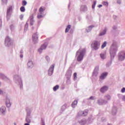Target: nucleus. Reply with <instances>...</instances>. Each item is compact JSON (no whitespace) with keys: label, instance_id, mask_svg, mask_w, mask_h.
I'll use <instances>...</instances> for the list:
<instances>
[{"label":"nucleus","instance_id":"obj_16","mask_svg":"<svg viewBox=\"0 0 125 125\" xmlns=\"http://www.w3.org/2000/svg\"><path fill=\"white\" fill-rule=\"evenodd\" d=\"M45 10V7H41L39 9V12H43Z\"/></svg>","mask_w":125,"mask_h":125},{"label":"nucleus","instance_id":"obj_25","mask_svg":"<svg viewBox=\"0 0 125 125\" xmlns=\"http://www.w3.org/2000/svg\"><path fill=\"white\" fill-rule=\"evenodd\" d=\"M103 4L104 5H105V6H108L109 3L107 2L106 1H103Z\"/></svg>","mask_w":125,"mask_h":125},{"label":"nucleus","instance_id":"obj_3","mask_svg":"<svg viewBox=\"0 0 125 125\" xmlns=\"http://www.w3.org/2000/svg\"><path fill=\"white\" fill-rule=\"evenodd\" d=\"M12 11V6H10L7 11V18L10 17L11 15V12Z\"/></svg>","mask_w":125,"mask_h":125},{"label":"nucleus","instance_id":"obj_18","mask_svg":"<svg viewBox=\"0 0 125 125\" xmlns=\"http://www.w3.org/2000/svg\"><path fill=\"white\" fill-rule=\"evenodd\" d=\"M59 89V85H57L53 87L54 91H56V90H57V89Z\"/></svg>","mask_w":125,"mask_h":125},{"label":"nucleus","instance_id":"obj_44","mask_svg":"<svg viewBox=\"0 0 125 125\" xmlns=\"http://www.w3.org/2000/svg\"><path fill=\"white\" fill-rule=\"evenodd\" d=\"M20 57H21V58H23V55H20Z\"/></svg>","mask_w":125,"mask_h":125},{"label":"nucleus","instance_id":"obj_38","mask_svg":"<svg viewBox=\"0 0 125 125\" xmlns=\"http://www.w3.org/2000/svg\"><path fill=\"white\" fill-rule=\"evenodd\" d=\"M3 92L1 90H0V94H2Z\"/></svg>","mask_w":125,"mask_h":125},{"label":"nucleus","instance_id":"obj_29","mask_svg":"<svg viewBox=\"0 0 125 125\" xmlns=\"http://www.w3.org/2000/svg\"><path fill=\"white\" fill-rule=\"evenodd\" d=\"M105 34H106V31H104L103 33H101L100 34V36H104V35H105Z\"/></svg>","mask_w":125,"mask_h":125},{"label":"nucleus","instance_id":"obj_37","mask_svg":"<svg viewBox=\"0 0 125 125\" xmlns=\"http://www.w3.org/2000/svg\"><path fill=\"white\" fill-rule=\"evenodd\" d=\"M46 59L47 60H48V59H49V57H48V56H46Z\"/></svg>","mask_w":125,"mask_h":125},{"label":"nucleus","instance_id":"obj_22","mask_svg":"<svg viewBox=\"0 0 125 125\" xmlns=\"http://www.w3.org/2000/svg\"><path fill=\"white\" fill-rule=\"evenodd\" d=\"M20 10L21 12H25V7L24 6H21L20 8Z\"/></svg>","mask_w":125,"mask_h":125},{"label":"nucleus","instance_id":"obj_20","mask_svg":"<svg viewBox=\"0 0 125 125\" xmlns=\"http://www.w3.org/2000/svg\"><path fill=\"white\" fill-rule=\"evenodd\" d=\"M100 56L102 59H105L106 58V55L105 54H101Z\"/></svg>","mask_w":125,"mask_h":125},{"label":"nucleus","instance_id":"obj_34","mask_svg":"<svg viewBox=\"0 0 125 125\" xmlns=\"http://www.w3.org/2000/svg\"><path fill=\"white\" fill-rule=\"evenodd\" d=\"M89 99H91V100H93V99H94V97H90Z\"/></svg>","mask_w":125,"mask_h":125},{"label":"nucleus","instance_id":"obj_11","mask_svg":"<svg viewBox=\"0 0 125 125\" xmlns=\"http://www.w3.org/2000/svg\"><path fill=\"white\" fill-rule=\"evenodd\" d=\"M27 66L28 68H32V67H34L33 62H32V61H29L27 63Z\"/></svg>","mask_w":125,"mask_h":125},{"label":"nucleus","instance_id":"obj_28","mask_svg":"<svg viewBox=\"0 0 125 125\" xmlns=\"http://www.w3.org/2000/svg\"><path fill=\"white\" fill-rule=\"evenodd\" d=\"M94 26L93 25H91L87 27L88 30H89V31H90V30H91V29H92Z\"/></svg>","mask_w":125,"mask_h":125},{"label":"nucleus","instance_id":"obj_24","mask_svg":"<svg viewBox=\"0 0 125 125\" xmlns=\"http://www.w3.org/2000/svg\"><path fill=\"white\" fill-rule=\"evenodd\" d=\"M86 122L85 121H81L80 122V125H85V124H86Z\"/></svg>","mask_w":125,"mask_h":125},{"label":"nucleus","instance_id":"obj_10","mask_svg":"<svg viewBox=\"0 0 125 125\" xmlns=\"http://www.w3.org/2000/svg\"><path fill=\"white\" fill-rule=\"evenodd\" d=\"M125 53L123 55V53H121V55L119 56V59L121 61H123V60H125Z\"/></svg>","mask_w":125,"mask_h":125},{"label":"nucleus","instance_id":"obj_42","mask_svg":"<svg viewBox=\"0 0 125 125\" xmlns=\"http://www.w3.org/2000/svg\"><path fill=\"white\" fill-rule=\"evenodd\" d=\"M100 101H98V104H99L100 105H101V104H100Z\"/></svg>","mask_w":125,"mask_h":125},{"label":"nucleus","instance_id":"obj_30","mask_svg":"<svg viewBox=\"0 0 125 125\" xmlns=\"http://www.w3.org/2000/svg\"><path fill=\"white\" fill-rule=\"evenodd\" d=\"M74 79H77V73H74L73 74Z\"/></svg>","mask_w":125,"mask_h":125},{"label":"nucleus","instance_id":"obj_19","mask_svg":"<svg viewBox=\"0 0 125 125\" xmlns=\"http://www.w3.org/2000/svg\"><path fill=\"white\" fill-rule=\"evenodd\" d=\"M22 5L23 6H25L27 5V1H26L25 0H23L22 2Z\"/></svg>","mask_w":125,"mask_h":125},{"label":"nucleus","instance_id":"obj_23","mask_svg":"<svg viewBox=\"0 0 125 125\" xmlns=\"http://www.w3.org/2000/svg\"><path fill=\"white\" fill-rule=\"evenodd\" d=\"M43 17V16L42 14H38L37 16V18L38 19H41V18H42Z\"/></svg>","mask_w":125,"mask_h":125},{"label":"nucleus","instance_id":"obj_27","mask_svg":"<svg viewBox=\"0 0 125 125\" xmlns=\"http://www.w3.org/2000/svg\"><path fill=\"white\" fill-rule=\"evenodd\" d=\"M26 122H27V124H30L31 123V120H30V119L27 118L26 119Z\"/></svg>","mask_w":125,"mask_h":125},{"label":"nucleus","instance_id":"obj_5","mask_svg":"<svg viewBox=\"0 0 125 125\" xmlns=\"http://www.w3.org/2000/svg\"><path fill=\"white\" fill-rule=\"evenodd\" d=\"M84 117V116H87V111H80L78 113V117Z\"/></svg>","mask_w":125,"mask_h":125},{"label":"nucleus","instance_id":"obj_12","mask_svg":"<svg viewBox=\"0 0 125 125\" xmlns=\"http://www.w3.org/2000/svg\"><path fill=\"white\" fill-rule=\"evenodd\" d=\"M81 9L82 11H85V10H87V8H86V6L83 5L81 6Z\"/></svg>","mask_w":125,"mask_h":125},{"label":"nucleus","instance_id":"obj_26","mask_svg":"<svg viewBox=\"0 0 125 125\" xmlns=\"http://www.w3.org/2000/svg\"><path fill=\"white\" fill-rule=\"evenodd\" d=\"M11 40L10 38H9L8 37H7L5 39V42H10Z\"/></svg>","mask_w":125,"mask_h":125},{"label":"nucleus","instance_id":"obj_40","mask_svg":"<svg viewBox=\"0 0 125 125\" xmlns=\"http://www.w3.org/2000/svg\"><path fill=\"white\" fill-rule=\"evenodd\" d=\"M123 100H124V101H125V96L123 97Z\"/></svg>","mask_w":125,"mask_h":125},{"label":"nucleus","instance_id":"obj_41","mask_svg":"<svg viewBox=\"0 0 125 125\" xmlns=\"http://www.w3.org/2000/svg\"><path fill=\"white\" fill-rule=\"evenodd\" d=\"M24 125H30V123H25Z\"/></svg>","mask_w":125,"mask_h":125},{"label":"nucleus","instance_id":"obj_17","mask_svg":"<svg viewBox=\"0 0 125 125\" xmlns=\"http://www.w3.org/2000/svg\"><path fill=\"white\" fill-rule=\"evenodd\" d=\"M30 25H34V17L32 16L30 19Z\"/></svg>","mask_w":125,"mask_h":125},{"label":"nucleus","instance_id":"obj_43","mask_svg":"<svg viewBox=\"0 0 125 125\" xmlns=\"http://www.w3.org/2000/svg\"><path fill=\"white\" fill-rule=\"evenodd\" d=\"M98 7L100 8V7H102V5H99L98 6Z\"/></svg>","mask_w":125,"mask_h":125},{"label":"nucleus","instance_id":"obj_36","mask_svg":"<svg viewBox=\"0 0 125 125\" xmlns=\"http://www.w3.org/2000/svg\"><path fill=\"white\" fill-rule=\"evenodd\" d=\"M92 8H94L95 7V5L93 4L92 5Z\"/></svg>","mask_w":125,"mask_h":125},{"label":"nucleus","instance_id":"obj_31","mask_svg":"<svg viewBox=\"0 0 125 125\" xmlns=\"http://www.w3.org/2000/svg\"><path fill=\"white\" fill-rule=\"evenodd\" d=\"M121 92H122L123 93H124V92H125V87H124V88H123L122 89Z\"/></svg>","mask_w":125,"mask_h":125},{"label":"nucleus","instance_id":"obj_6","mask_svg":"<svg viewBox=\"0 0 125 125\" xmlns=\"http://www.w3.org/2000/svg\"><path fill=\"white\" fill-rule=\"evenodd\" d=\"M107 75H108V73L107 72L103 73L100 76V79L104 80V79H105Z\"/></svg>","mask_w":125,"mask_h":125},{"label":"nucleus","instance_id":"obj_9","mask_svg":"<svg viewBox=\"0 0 125 125\" xmlns=\"http://www.w3.org/2000/svg\"><path fill=\"white\" fill-rule=\"evenodd\" d=\"M38 34H35L32 35V40L33 42H37L38 41Z\"/></svg>","mask_w":125,"mask_h":125},{"label":"nucleus","instance_id":"obj_1","mask_svg":"<svg viewBox=\"0 0 125 125\" xmlns=\"http://www.w3.org/2000/svg\"><path fill=\"white\" fill-rule=\"evenodd\" d=\"M80 53L79 56L77 58L78 61H82V60L83 58V55H84L85 53V49H83L82 50L80 49L77 53V54Z\"/></svg>","mask_w":125,"mask_h":125},{"label":"nucleus","instance_id":"obj_4","mask_svg":"<svg viewBox=\"0 0 125 125\" xmlns=\"http://www.w3.org/2000/svg\"><path fill=\"white\" fill-rule=\"evenodd\" d=\"M54 70V64H52L48 70L49 76H51L52 75Z\"/></svg>","mask_w":125,"mask_h":125},{"label":"nucleus","instance_id":"obj_45","mask_svg":"<svg viewBox=\"0 0 125 125\" xmlns=\"http://www.w3.org/2000/svg\"><path fill=\"white\" fill-rule=\"evenodd\" d=\"M15 125H16V123H15Z\"/></svg>","mask_w":125,"mask_h":125},{"label":"nucleus","instance_id":"obj_35","mask_svg":"<svg viewBox=\"0 0 125 125\" xmlns=\"http://www.w3.org/2000/svg\"><path fill=\"white\" fill-rule=\"evenodd\" d=\"M93 4H94V5H96V1H93Z\"/></svg>","mask_w":125,"mask_h":125},{"label":"nucleus","instance_id":"obj_2","mask_svg":"<svg viewBox=\"0 0 125 125\" xmlns=\"http://www.w3.org/2000/svg\"><path fill=\"white\" fill-rule=\"evenodd\" d=\"M93 48L95 49V50H97L98 48L100 47V42H98L97 41H94L93 43L91 44Z\"/></svg>","mask_w":125,"mask_h":125},{"label":"nucleus","instance_id":"obj_33","mask_svg":"<svg viewBox=\"0 0 125 125\" xmlns=\"http://www.w3.org/2000/svg\"><path fill=\"white\" fill-rule=\"evenodd\" d=\"M20 19H21V20H22V19H23V15H21L20 16Z\"/></svg>","mask_w":125,"mask_h":125},{"label":"nucleus","instance_id":"obj_39","mask_svg":"<svg viewBox=\"0 0 125 125\" xmlns=\"http://www.w3.org/2000/svg\"><path fill=\"white\" fill-rule=\"evenodd\" d=\"M26 27H28V23L25 24V28H26Z\"/></svg>","mask_w":125,"mask_h":125},{"label":"nucleus","instance_id":"obj_7","mask_svg":"<svg viewBox=\"0 0 125 125\" xmlns=\"http://www.w3.org/2000/svg\"><path fill=\"white\" fill-rule=\"evenodd\" d=\"M108 90V86H104V87H102L100 89L101 92H102V93H104L105 91H107Z\"/></svg>","mask_w":125,"mask_h":125},{"label":"nucleus","instance_id":"obj_32","mask_svg":"<svg viewBox=\"0 0 125 125\" xmlns=\"http://www.w3.org/2000/svg\"><path fill=\"white\" fill-rule=\"evenodd\" d=\"M38 11V9L37 8H35L34 10V12L36 13Z\"/></svg>","mask_w":125,"mask_h":125},{"label":"nucleus","instance_id":"obj_15","mask_svg":"<svg viewBox=\"0 0 125 125\" xmlns=\"http://www.w3.org/2000/svg\"><path fill=\"white\" fill-rule=\"evenodd\" d=\"M0 112L1 113H2V114H3V113H4V112H5V107L4 106H2L0 108Z\"/></svg>","mask_w":125,"mask_h":125},{"label":"nucleus","instance_id":"obj_21","mask_svg":"<svg viewBox=\"0 0 125 125\" xmlns=\"http://www.w3.org/2000/svg\"><path fill=\"white\" fill-rule=\"evenodd\" d=\"M107 45V42H104L101 46V48H104Z\"/></svg>","mask_w":125,"mask_h":125},{"label":"nucleus","instance_id":"obj_14","mask_svg":"<svg viewBox=\"0 0 125 125\" xmlns=\"http://www.w3.org/2000/svg\"><path fill=\"white\" fill-rule=\"evenodd\" d=\"M77 104H78V101H74L72 104L73 108H75L77 106Z\"/></svg>","mask_w":125,"mask_h":125},{"label":"nucleus","instance_id":"obj_8","mask_svg":"<svg viewBox=\"0 0 125 125\" xmlns=\"http://www.w3.org/2000/svg\"><path fill=\"white\" fill-rule=\"evenodd\" d=\"M47 45L45 44H43L42 45L40 48L39 49V52L41 53L42 52V50H43V49H45L47 47Z\"/></svg>","mask_w":125,"mask_h":125},{"label":"nucleus","instance_id":"obj_13","mask_svg":"<svg viewBox=\"0 0 125 125\" xmlns=\"http://www.w3.org/2000/svg\"><path fill=\"white\" fill-rule=\"evenodd\" d=\"M70 29H71V25H68L65 29V33H68L70 31Z\"/></svg>","mask_w":125,"mask_h":125}]
</instances>
